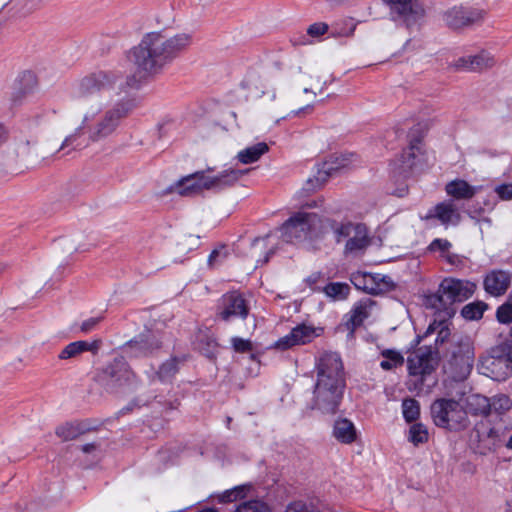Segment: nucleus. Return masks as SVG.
Here are the masks:
<instances>
[{"mask_svg":"<svg viewBox=\"0 0 512 512\" xmlns=\"http://www.w3.org/2000/svg\"><path fill=\"white\" fill-rule=\"evenodd\" d=\"M451 247V243L445 239H435L429 246L431 251L445 252Z\"/></svg>","mask_w":512,"mask_h":512,"instance_id":"nucleus-53","label":"nucleus"},{"mask_svg":"<svg viewBox=\"0 0 512 512\" xmlns=\"http://www.w3.org/2000/svg\"><path fill=\"white\" fill-rule=\"evenodd\" d=\"M328 225L332 230L337 243L349 238L356 227V224H353L352 222H337L335 220H329Z\"/></svg>","mask_w":512,"mask_h":512,"instance_id":"nucleus-38","label":"nucleus"},{"mask_svg":"<svg viewBox=\"0 0 512 512\" xmlns=\"http://www.w3.org/2000/svg\"><path fill=\"white\" fill-rule=\"evenodd\" d=\"M177 370L176 360L170 359L164 362L157 371L153 367H151L150 371H146L147 380L149 383H152L156 378L160 381H166L175 375Z\"/></svg>","mask_w":512,"mask_h":512,"instance_id":"nucleus-31","label":"nucleus"},{"mask_svg":"<svg viewBox=\"0 0 512 512\" xmlns=\"http://www.w3.org/2000/svg\"><path fill=\"white\" fill-rule=\"evenodd\" d=\"M439 363L438 351L432 346L418 348L407 359L409 375L416 377L414 389L422 390L425 379L435 371Z\"/></svg>","mask_w":512,"mask_h":512,"instance_id":"nucleus-9","label":"nucleus"},{"mask_svg":"<svg viewBox=\"0 0 512 512\" xmlns=\"http://www.w3.org/2000/svg\"><path fill=\"white\" fill-rule=\"evenodd\" d=\"M431 416L436 426L457 430L468 425L467 412L459 401L436 399L431 405Z\"/></svg>","mask_w":512,"mask_h":512,"instance_id":"nucleus-8","label":"nucleus"},{"mask_svg":"<svg viewBox=\"0 0 512 512\" xmlns=\"http://www.w3.org/2000/svg\"><path fill=\"white\" fill-rule=\"evenodd\" d=\"M158 348H160V343L157 340H141L129 342L125 348V351L130 357H140L147 356Z\"/></svg>","mask_w":512,"mask_h":512,"instance_id":"nucleus-30","label":"nucleus"},{"mask_svg":"<svg viewBox=\"0 0 512 512\" xmlns=\"http://www.w3.org/2000/svg\"><path fill=\"white\" fill-rule=\"evenodd\" d=\"M480 368L494 380H506L512 375V344L506 341L492 347L480 358Z\"/></svg>","mask_w":512,"mask_h":512,"instance_id":"nucleus-7","label":"nucleus"},{"mask_svg":"<svg viewBox=\"0 0 512 512\" xmlns=\"http://www.w3.org/2000/svg\"><path fill=\"white\" fill-rule=\"evenodd\" d=\"M320 223L316 213L298 212L281 227V237L287 243L301 242L311 236Z\"/></svg>","mask_w":512,"mask_h":512,"instance_id":"nucleus-10","label":"nucleus"},{"mask_svg":"<svg viewBox=\"0 0 512 512\" xmlns=\"http://www.w3.org/2000/svg\"><path fill=\"white\" fill-rule=\"evenodd\" d=\"M474 362V348L468 337H453L444 372L455 381H463L470 374Z\"/></svg>","mask_w":512,"mask_h":512,"instance_id":"nucleus-5","label":"nucleus"},{"mask_svg":"<svg viewBox=\"0 0 512 512\" xmlns=\"http://www.w3.org/2000/svg\"><path fill=\"white\" fill-rule=\"evenodd\" d=\"M372 306L371 300L360 301L351 311L350 318L347 322L348 328L352 331L360 326L363 321L369 316V308Z\"/></svg>","mask_w":512,"mask_h":512,"instance_id":"nucleus-33","label":"nucleus"},{"mask_svg":"<svg viewBox=\"0 0 512 512\" xmlns=\"http://www.w3.org/2000/svg\"><path fill=\"white\" fill-rule=\"evenodd\" d=\"M89 119L90 117L88 114H83L80 112L73 113L65 119L63 128L67 135L64 138L60 149L68 147L83 134V130L86 127Z\"/></svg>","mask_w":512,"mask_h":512,"instance_id":"nucleus-16","label":"nucleus"},{"mask_svg":"<svg viewBox=\"0 0 512 512\" xmlns=\"http://www.w3.org/2000/svg\"><path fill=\"white\" fill-rule=\"evenodd\" d=\"M99 322H100V318H98V317L89 318L82 322L80 329L82 332H88V331L92 330Z\"/></svg>","mask_w":512,"mask_h":512,"instance_id":"nucleus-57","label":"nucleus"},{"mask_svg":"<svg viewBox=\"0 0 512 512\" xmlns=\"http://www.w3.org/2000/svg\"><path fill=\"white\" fill-rule=\"evenodd\" d=\"M389 6L394 20L408 29L419 27L425 18V9L419 0H383Z\"/></svg>","mask_w":512,"mask_h":512,"instance_id":"nucleus-11","label":"nucleus"},{"mask_svg":"<svg viewBox=\"0 0 512 512\" xmlns=\"http://www.w3.org/2000/svg\"><path fill=\"white\" fill-rule=\"evenodd\" d=\"M449 335H450V332L447 328H441L440 331L438 332V336L435 340L436 344L439 342L443 343Z\"/></svg>","mask_w":512,"mask_h":512,"instance_id":"nucleus-60","label":"nucleus"},{"mask_svg":"<svg viewBox=\"0 0 512 512\" xmlns=\"http://www.w3.org/2000/svg\"><path fill=\"white\" fill-rule=\"evenodd\" d=\"M248 314L249 306L242 294L233 291L222 296L217 315L223 321L236 317L245 319Z\"/></svg>","mask_w":512,"mask_h":512,"instance_id":"nucleus-14","label":"nucleus"},{"mask_svg":"<svg viewBox=\"0 0 512 512\" xmlns=\"http://www.w3.org/2000/svg\"><path fill=\"white\" fill-rule=\"evenodd\" d=\"M502 442L501 437L496 429H490L489 432L479 439L476 450L481 455H486L494 451Z\"/></svg>","mask_w":512,"mask_h":512,"instance_id":"nucleus-34","label":"nucleus"},{"mask_svg":"<svg viewBox=\"0 0 512 512\" xmlns=\"http://www.w3.org/2000/svg\"><path fill=\"white\" fill-rule=\"evenodd\" d=\"M136 107L133 99L125 98L108 109L93 125L88 127V138L97 143L113 135L122 118L128 116Z\"/></svg>","mask_w":512,"mask_h":512,"instance_id":"nucleus-6","label":"nucleus"},{"mask_svg":"<svg viewBox=\"0 0 512 512\" xmlns=\"http://www.w3.org/2000/svg\"><path fill=\"white\" fill-rule=\"evenodd\" d=\"M475 288L476 285L468 280L444 278L437 292L426 297V305L451 317L455 313L453 304L467 300L473 295Z\"/></svg>","mask_w":512,"mask_h":512,"instance_id":"nucleus-4","label":"nucleus"},{"mask_svg":"<svg viewBox=\"0 0 512 512\" xmlns=\"http://www.w3.org/2000/svg\"><path fill=\"white\" fill-rule=\"evenodd\" d=\"M118 79L119 76L115 72H94L78 81V92L81 94L110 93Z\"/></svg>","mask_w":512,"mask_h":512,"instance_id":"nucleus-12","label":"nucleus"},{"mask_svg":"<svg viewBox=\"0 0 512 512\" xmlns=\"http://www.w3.org/2000/svg\"><path fill=\"white\" fill-rule=\"evenodd\" d=\"M504 512H512V501L506 502Z\"/></svg>","mask_w":512,"mask_h":512,"instance_id":"nucleus-64","label":"nucleus"},{"mask_svg":"<svg viewBox=\"0 0 512 512\" xmlns=\"http://www.w3.org/2000/svg\"><path fill=\"white\" fill-rule=\"evenodd\" d=\"M323 291L328 297L332 299L342 300L347 298L350 292V286L346 283L332 282L327 284L323 288Z\"/></svg>","mask_w":512,"mask_h":512,"instance_id":"nucleus-41","label":"nucleus"},{"mask_svg":"<svg viewBox=\"0 0 512 512\" xmlns=\"http://www.w3.org/2000/svg\"><path fill=\"white\" fill-rule=\"evenodd\" d=\"M204 171H198L180 179L177 183L170 186L168 191L180 196H193L199 194L204 188L202 185Z\"/></svg>","mask_w":512,"mask_h":512,"instance_id":"nucleus-18","label":"nucleus"},{"mask_svg":"<svg viewBox=\"0 0 512 512\" xmlns=\"http://www.w3.org/2000/svg\"><path fill=\"white\" fill-rule=\"evenodd\" d=\"M333 435L338 441L349 444L355 440L356 430L351 421L348 419H341L335 422Z\"/></svg>","mask_w":512,"mask_h":512,"instance_id":"nucleus-29","label":"nucleus"},{"mask_svg":"<svg viewBox=\"0 0 512 512\" xmlns=\"http://www.w3.org/2000/svg\"><path fill=\"white\" fill-rule=\"evenodd\" d=\"M381 280H384V275L381 274L356 273L352 275V282L358 289L373 295L383 293Z\"/></svg>","mask_w":512,"mask_h":512,"instance_id":"nucleus-23","label":"nucleus"},{"mask_svg":"<svg viewBox=\"0 0 512 512\" xmlns=\"http://www.w3.org/2000/svg\"><path fill=\"white\" fill-rule=\"evenodd\" d=\"M317 279H318V275H316V274L309 276L307 279V282L309 283L311 288L314 290H315V288L313 287V285L316 283Z\"/></svg>","mask_w":512,"mask_h":512,"instance_id":"nucleus-63","label":"nucleus"},{"mask_svg":"<svg viewBox=\"0 0 512 512\" xmlns=\"http://www.w3.org/2000/svg\"><path fill=\"white\" fill-rule=\"evenodd\" d=\"M498 402L500 403V408L509 409L510 408V400L506 396H502L498 398Z\"/></svg>","mask_w":512,"mask_h":512,"instance_id":"nucleus-61","label":"nucleus"},{"mask_svg":"<svg viewBox=\"0 0 512 512\" xmlns=\"http://www.w3.org/2000/svg\"><path fill=\"white\" fill-rule=\"evenodd\" d=\"M381 284V288H383V293L394 288V283L389 276L384 275V280H381Z\"/></svg>","mask_w":512,"mask_h":512,"instance_id":"nucleus-59","label":"nucleus"},{"mask_svg":"<svg viewBox=\"0 0 512 512\" xmlns=\"http://www.w3.org/2000/svg\"><path fill=\"white\" fill-rule=\"evenodd\" d=\"M344 167L343 160L337 164L325 162L323 164L322 170L318 172V177H316V185H314L313 179H308L306 182L305 190L310 192L314 191L317 187L321 186V183L319 182L320 177H322V182L326 181L327 176L331 175L333 172L339 170L340 168Z\"/></svg>","mask_w":512,"mask_h":512,"instance_id":"nucleus-37","label":"nucleus"},{"mask_svg":"<svg viewBox=\"0 0 512 512\" xmlns=\"http://www.w3.org/2000/svg\"><path fill=\"white\" fill-rule=\"evenodd\" d=\"M487 307V304L484 302L469 303L462 308L461 314L465 319L477 320L482 317Z\"/></svg>","mask_w":512,"mask_h":512,"instance_id":"nucleus-43","label":"nucleus"},{"mask_svg":"<svg viewBox=\"0 0 512 512\" xmlns=\"http://www.w3.org/2000/svg\"><path fill=\"white\" fill-rule=\"evenodd\" d=\"M261 75L256 70H250L245 75L244 79L241 81L242 88L246 89L251 93H262L265 94L264 90L265 85L262 83Z\"/></svg>","mask_w":512,"mask_h":512,"instance_id":"nucleus-36","label":"nucleus"},{"mask_svg":"<svg viewBox=\"0 0 512 512\" xmlns=\"http://www.w3.org/2000/svg\"><path fill=\"white\" fill-rule=\"evenodd\" d=\"M249 169H226L215 176H208L204 173L202 185L206 190L221 191L232 187Z\"/></svg>","mask_w":512,"mask_h":512,"instance_id":"nucleus-15","label":"nucleus"},{"mask_svg":"<svg viewBox=\"0 0 512 512\" xmlns=\"http://www.w3.org/2000/svg\"><path fill=\"white\" fill-rule=\"evenodd\" d=\"M88 431L80 423H66L56 429V435L63 441H70L79 438Z\"/></svg>","mask_w":512,"mask_h":512,"instance_id":"nucleus-35","label":"nucleus"},{"mask_svg":"<svg viewBox=\"0 0 512 512\" xmlns=\"http://www.w3.org/2000/svg\"><path fill=\"white\" fill-rule=\"evenodd\" d=\"M197 349L206 357H214L217 350V343L210 335L200 332L196 337Z\"/></svg>","mask_w":512,"mask_h":512,"instance_id":"nucleus-39","label":"nucleus"},{"mask_svg":"<svg viewBox=\"0 0 512 512\" xmlns=\"http://www.w3.org/2000/svg\"><path fill=\"white\" fill-rule=\"evenodd\" d=\"M345 25L349 26L348 29H340L338 31V34L341 35V36H351L353 35L355 29H356V24L353 23L352 19H349V20H345L344 21Z\"/></svg>","mask_w":512,"mask_h":512,"instance_id":"nucleus-58","label":"nucleus"},{"mask_svg":"<svg viewBox=\"0 0 512 512\" xmlns=\"http://www.w3.org/2000/svg\"><path fill=\"white\" fill-rule=\"evenodd\" d=\"M484 16L485 12L483 10L455 6L444 12L443 21L449 28L458 30L481 23L484 20Z\"/></svg>","mask_w":512,"mask_h":512,"instance_id":"nucleus-13","label":"nucleus"},{"mask_svg":"<svg viewBox=\"0 0 512 512\" xmlns=\"http://www.w3.org/2000/svg\"><path fill=\"white\" fill-rule=\"evenodd\" d=\"M345 375L340 356L334 352L324 353L317 365V379L313 390L311 409L321 414L338 412L345 389Z\"/></svg>","mask_w":512,"mask_h":512,"instance_id":"nucleus-2","label":"nucleus"},{"mask_svg":"<svg viewBox=\"0 0 512 512\" xmlns=\"http://www.w3.org/2000/svg\"><path fill=\"white\" fill-rule=\"evenodd\" d=\"M329 29L328 24L324 22H317L311 24L307 29V34L311 37H320L324 35Z\"/></svg>","mask_w":512,"mask_h":512,"instance_id":"nucleus-50","label":"nucleus"},{"mask_svg":"<svg viewBox=\"0 0 512 512\" xmlns=\"http://www.w3.org/2000/svg\"><path fill=\"white\" fill-rule=\"evenodd\" d=\"M287 106H288V108H290V112L286 116H289L290 114L305 115L307 113H310L313 110L312 104H307L302 107H297L296 105H293V104H288Z\"/></svg>","mask_w":512,"mask_h":512,"instance_id":"nucleus-54","label":"nucleus"},{"mask_svg":"<svg viewBox=\"0 0 512 512\" xmlns=\"http://www.w3.org/2000/svg\"><path fill=\"white\" fill-rule=\"evenodd\" d=\"M229 252L225 245L215 248L209 255L207 264L210 268H214L222 264L228 257Z\"/></svg>","mask_w":512,"mask_h":512,"instance_id":"nucleus-46","label":"nucleus"},{"mask_svg":"<svg viewBox=\"0 0 512 512\" xmlns=\"http://www.w3.org/2000/svg\"><path fill=\"white\" fill-rule=\"evenodd\" d=\"M494 64V58L489 53L483 51L477 55L459 58L455 62V67L459 70L480 72L492 67Z\"/></svg>","mask_w":512,"mask_h":512,"instance_id":"nucleus-19","label":"nucleus"},{"mask_svg":"<svg viewBox=\"0 0 512 512\" xmlns=\"http://www.w3.org/2000/svg\"><path fill=\"white\" fill-rule=\"evenodd\" d=\"M425 129L421 124L415 125L413 128H411L408 138H409V145H411L412 138L417 139V148H421L420 144L424 137Z\"/></svg>","mask_w":512,"mask_h":512,"instance_id":"nucleus-51","label":"nucleus"},{"mask_svg":"<svg viewBox=\"0 0 512 512\" xmlns=\"http://www.w3.org/2000/svg\"><path fill=\"white\" fill-rule=\"evenodd\" d=\"M243 487H237L233 490L226 491L223 495L221 500L223 502H232L236 501L239 497H241Z\"/></svg>","mask_w":512,"mask_h":512,"instance_id":"nucleus-55","label":"nucleus"},{"mask_svg":"<svg viewBox=\"0 0 512 512\" xmlns=\"http://www.w3.org/2000/svg\"><path fill=\"white\" fill-rule=\"evenodd\" d=\"M417 139L412 138L411 145L403 151L399 158V164L395 168V172L402 177H407L415 165V159L421 148H417Z\"/></svg>","mask_w":512,"mask_h":512,"instance_id":"nucleus-25","label":"nucleus"},{"mask_svg":"<svg viewBox=\"0 0 512 512\" xmlns=\"http://www.w3.org/2000/svg\"><path fill=\"white\" fill-rule=\"evenodd\" d=\"M445 190L455 199H471L477 192V188L469 185L465 180L456 179L447 183Z\"/></svg>","mask_w":512,"mask_h":512,"instance_id":"nucleus-27","label":"nucleus"},{"mask_svg":"<svg viewBox=\"0 0 512 512\" xmlns=\"http://www.w3.org/2000/svg\"><path fill=\"white\" fill-rule=\"evenodd\" d=\"M371 244V239L368 235V229L364 224H356L352 235L347 239L344 254L356 255L366 250Z\"/></svg>","mask_w":512,"mask_h":512,"instance_id":"nucleus-20","label":"nucleus"},{"mask_svg":"<svg viewBox=\"0 0 512 512\" xmlns=\"http://www.w3.org/2000/svg\"><path fill=\"white\" fill-rule=\"evenodd\" d=\"M403 417L407 422L418 419L420 414L419 402L413 398L404 399L402 402Z\"/></svg>","mask_w":512,"mask_h":512,"instance_id":"nucleus-44","label":"nucleus"},{"mask_svg":"<svg viewBox=\"0 0 512 512\" xmlns=\"http://www.w3.org/2000/svg\"><path fill=\"white\" fill-rule=\"evenodd\" d=\"M140 85L141 81L136 75H129L124 82L120 83L117 93H128L130 90H137L140 88Z\"/></svg>","mask_w":512,"mask_h":512,"instance_id":"nucleus-47","label":"nucleus"},{"mask_svg":"<svg viewBox=\"0 0 512 512\" xmlns=\"http://www.w3.org/2000/svg\"><path fill=\"white\" fill-rule=\"evenodd\" d=\"M95 381L104 392L113 395L136 391L140 385V380L124 356H116L98 370Z\"/></svg>","mask_w":512,"mask_h":512,"instance_id":"nucleus-3","label":"nucleus"},{"mask_svg":"<svg viewBox=\"0 0 512 512\" xmlns=\"http://www.w3.org/2000/svg\"><path fill=\"white\" fill-rule=\"evenodd\" d=\"M511 282L510 274L503 270H494L488 273L484 279V288L492 296L503 295Z\"/></svg>","mask_w":512,"mask_h":512,"instance_id":"nucleus-21","label":"nucleus"},{"mask_svg":"<svg viewBox=\"0 0 512 512\" xmlns=\"http://www.w3.org/2000/svg\"><path fill=\"white\" fill-rule=\"evenodd\" d=\"M7 139V131L3 125H0V145Z\"/></svg>","mask_w":512,"mask_h":512,"instance_id":"nucleus-62","label":"nucleus"},{"mask_svg":"<svg viewBox=\"0 0 512 512\" xmlns=\"http://www.w3.org/2000/svg\"><path fill=\"white\" fill-rule=\"evenodd\" d=\"M316 336L315 329L312 326L301 324L291 330V332L280 338L275 346L278 349L286 350L295 345L306 344Z\"/></svg>","mask_w":512,"mask_h":512,"instance_id":"nucleus-17","label":"nucleus"},{"mask_svg":"<svg viewBox=\"0 0 512 512\" xmlns=\"http://www.w3.org/2000/svg\"><path fill=\"white\" fill-rule=\"evenodd\" d=\"M232 345L237 352H248L252 350V343L249 340H245L239 337L232 339Z\"/></svg>","mask_w":512,"mask_h":512,"instance_id":"nucleus-52","label":"nucleus"},{"mask_svg":"<svg viewBox=\"0 0 512 512\" xmlns=\"http://www.w3.org/2000/svg\"><path fill=\"white\" fill-rule=\"evenodd\" d=\"M408 440L415 446L428 441V430L422 423H414L409 428Z\"/></svg>","mask_w":512,"mask_h":512,"instance_id":"nucleus-42","label":"nucleus"},{"mask_svg":"<svg viewBox=\"0 0 512 512\" xmlns=\"http://www.w3.org/2000/svg\"><path fill=\"white\" fill-rule=\"evenodd\" d=\"M268 150V145L265 142H260L238 152L237 159L242 164L254 163L258 161Z\"/></svg>","mask_w":512,"mask_h":512,"instance_id":"nucleus-32","label":"nucleus"},{"mask_svg":"<svg viewBox=\"0 0 512 512\" xmlns=\"http://www.w3.org/2000/svg\"><path fill=\"white\" fill-rule=\"evenodd\" d=\"M193 42L191 33L181 32L169 36L163 32H149L133 46L127 58L141 77H155L163 73Z\"/></svg>","mask_w":512,"mask_h":512,"instance_id":"nucleus-1","label":"nucleus"},{"mask_svg":"<svg viewBox=\"0 0 512 512\" xmlns=\"http://www.w3.org/2000/svg\"><path fill=\"white\" fill-rule=\"evenodd\" d=\"M497 319L501 323H509L512 321V303H506L497 309Z\"/></svg>","mask_w":512,"mask_h":512,"instance_id":"nucleus-48","label":"nucleus"},{"mask_svg":"<svg viewBox=\"0 0 512 512\" xmlns=\"http://www.w3.org/2000/svg\"><path fill=\"white\" fill-rule=\"evenodd\" d=\"M494 191L498 195L500 200H502V201L512 200V183H505V184L497 185L494 188Z\"/></svg>","mask_w":512,"mask_h":512,"instance_id":"nucleus-49","label":"nucleus"},{"mask_svg":"<svg viewBox=\"0 0 512 512\" xmlns=\"http://www.w3.org/2000/svg\"><path fill=\"white\" fill-rule=\"evenodd\" d=\"M99 349V342L94 341L92 343H89L87 341H75L70 344H68L58 355V358L61 360H67L76 358L81 353L85 351H92L97 352Z\"/></svg>","mask_w":512,"mask_h":512,"instance_id":"nucleus-26","label":"nucleus"},{"mask_svg":"<svg viewBox=\"0 0 512 512\" xmlns=\"http://www.w3.org/2000/svg\"><path fill=\"white\" fill-rule=\"evenodd\" d=\"M101 446V441L88 442L80 446V450L88 455H94Z\"/></svg>","mask_w":512,"mask_h":512,"instance_id":"nucleus-56","label":"nucleus"},{"mask_svg":"<svg viewBox=\"0 0 512 512\" xmlns=\"http://www.w3.org/2000/svg\"><path fill=\"white\" fill-rule=\"evenodd\" d=\"M465 411L472 415L487 416L491 411L490 400L483 395L473 394L467 397Z\"/></svg>","mask_w":512,"mask_h":512,"instance_id":"nucleus-28","label":"nucleus"},{"mask_svg":"<svg viewBox=\"0 0 512 512\" xmlns=\"http://www.w3.org/2000/svg\"><path fill=\"white\" fill-rule=\"evenodd\" d=\"M234 512H272V510L260 500H250L240 503Z\"/></svg>","mask_w":512,"mask_h":512,"instance_id":"nucleus-45","label":"nucleus"},{"mask_svg":"<svg viewBox=\"0 0 512 512\" xmlns=\"http://www.w3.org/2000/svg\"><path fill=\"white\" fill-rule=\"evenodd\" d=\"M381 356L384 358L380 362V367L383 370L390 371L404 364V357L395 350H383Z\"/></svg>","mask_w":512,"mask_h":512,"instance_id":"nucleus-40","label":"nucleus"},{"mask_svg":"<svg viewBox=\"0 0 512 512\" xmlns=\"http://www.w3.org/2000/svg\"><path fill=\"white\" fill-rule=\"evenodd\" d=\"M38 86V77L35 72L31 70H24L20 72L13 82L14 91L22 96L36 93Z\"/></svg>","mask_w":512,"mask_h":512,"instance_id":"nucleus-24","label":"nucleus"},{"mask_svg":"<svg viewBox=\"0 0 512 512\" xmlns=\"http://www.w3.org/2000/svg\"><path fill=\"white\" fill-rule=\"evenodd\" d=\"M426 219L436 218L443 225L457 224L460 221V214L457 212L453 201H446L437 204L425 217Z\"/></svg>","mask_w":512,"mask_h":512,"instance_id":"nucleus-22","label":"nucleus"}]
</instances>
